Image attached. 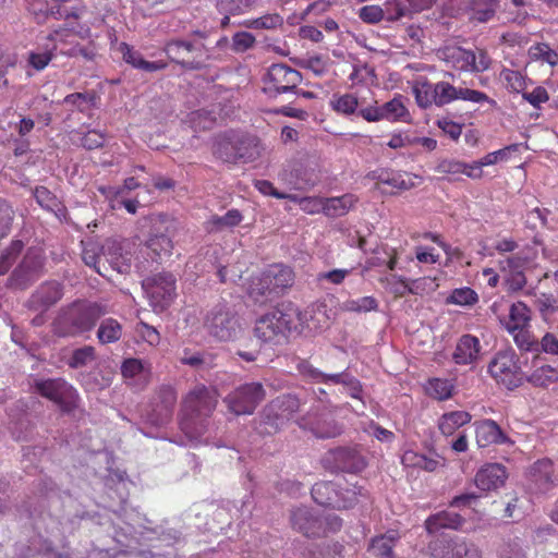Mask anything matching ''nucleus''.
<instances>
[{
	"label": "nucleus",
	"instance_id": "49",
	"mask_svg": "<svg viewBox=\"0 0 558 558\" xmlns=\"http://www.w3.org/2000/svg\"><path fill=\"white\" fill-rule=\"evenodd\" d=\"M436 84V107H444L454 100H459V87L448 82L440 81Z\"/></svg>",
	"mask_w": 558,
	"mask_h": 558
},
{
	"label": "nucleus",
	"instance_id": "43",
	"mask_svg": "<svg viewBox=\"0 0 558 558\" xmlns=\"http://www.w3.org/2000/svg\"><path fill=\"white\" fill-rule=\"evenodd\" d=\"M530 262V257L523 251H519L512 255L499 259L498 267L501 272L524 271Z\"/></svg>",
	"mask_w": 558,
	"mask_h": 558
},
{
	"label": "nucleus",
	"instance_id": "3",
	"mask_svg": "<svg viewBox=\"0 0 558 558\" xmlns=\"http://www.w3.org/2000/svg\"><path fill=\"white\" fill-rule=\"evenodd\" d=\"M106 310L97 303L74 302L62 308L52 323V332L57 337H77L90 331Z\"/></svg>",
	"mask_w": 558,
	"mask_h": 558
},
{
	"label": "nucleus",
	"instance_id": "21",
	"mask_svg": "<svg viewBox=\"0 0 558 558\" xmlns=\"http://www.w3.org/2000/svg\"><path fill=\"white\" fill-rule=\"evenodd\" d=\"M507 471L499 463H490L481 468L474 477V483L482 492H489L501 487L507 480Z\"/></svg>",
	"mask_w": 558,
	"mask_h": 558
},
{
	"label": "nucleus",
	"instance_id": "32",
	"mask_svg": "<svg viewBox=\"0 0 558 558\" xmlns=\"http://www.w3.org/2000/svg\"><path fill=\"white\" fill-rule=\"evenodd\" d=\"M471 414L466 411H452L445 413L438 421V428L445 436H451L458 428L471 422Z\"/></svg>",
	"mask_w": 558,
	"mask_h": 558
},
{
	"label": "nucleus",
	"instance_id": "42",
	"mask_svg": "<svg viewBox=\"0 0 558 558\" xmlns=\"http://www.w3.org/2000/svg\"><path fill=\"white\" fill-rule=\"evenodd\" d=\"M498 8V0H472V19L484 23L493 19Z\"/></svg>",
	"mask_w": 558,
	"mask_h": 558
},
{
	"label": "nucleus",
	"instance_id": "5",
	"mask_svg": "<svg viewBox=\"0 0 558 558\" xmlns=\"http://www.w3.org/2000/svg\"><path fill=\"white\" fill-rule=\"evenodd\" d=\"M214 155L225 162H251L260 156L259 143L256 137L239 133H227L216 138Z\"/></svg>",
	"mask_w": 558,
	"mask_h": 558
},
{
	"label": "nucleus",
	"instance_id": "24",
	"mask_svg": "<svg viewBox=\"0 0 558 558\" xmlns=\"http://www.w3.org/2000/svg\"><path fill=\"white\" fill-rule=\"evenodd\" d=\"M481 352L480 340L472 335H463L457 342L452 359L458 365L474 363Z\"/></svg>",
	"mask_w": 558,
	"mask_h": 558
},
{
	"label": "nucleus",
	"instance_id": "13",
	"mask_svg": "<svg viewBox=\"0 0 558 558\" xmlns=\"http://www.w3.org/2000/svg\"><path fill=\"white\" fill-rule=\"evenodd\" d=\"M35 390L41 397L54 402L64 412L72 411L77 404L76 390L64 379L53 378L37 380Z\"/></svg>",
	"mask_w": 558,
	"mask_h": 558
},
{
	"label": "nucleus",
	"instance_id": "37",
	"mask_svg": "<svg viewBox=\"0 0 558 558\" xmlns=\"http://www.w3.org/2000/svg\"><path fill=\"white\" fill-rule=\"evenodd\" d=\"M530 322L531 310L525 303L519 301L510 306L509 320L506 323V329L508 332H513L515 329L527 327Z\"/></svg>",
	"mask_w": 558,
	"mask_h": 558
},
{
	"label": "nucleus",
	"instance_id": "54",
	"mask_svg": "<svg viewBox=\"0 0 558 558\" xmlns=\"http://www.w3.org/2000/svg\"><path fill=\"white\" fill-rule=\"evenodd\" d=\"M296 369L302 376L314 383L331 384V377L333 374H325L305 360H301L298 363Z\"/></svg>",
	"mask_w": 558,
	"mask_h": 558
},
{
	"label": "nucleus",
	"instance_id": "31",
	"mask_svg": "<svg viewBox=\"0 0 558 558\" xmlns=\"http://www.w3.org/2000/svg\"><path fill=\"white\" fill-rule=\"evenodd\" d=\"M436 84L430 83L426 78L414 82L412 93L415 97L417 106L422 109H428L436 106Z\"/></svg>",
	"mask_w": 558,
	"mask_h": 558
},
{
	"label": "nucleus",
	"instance_id": "30",
	"mask_svg": "<svg viewBox=\"0 0 558 558\" xmlns=\"http://www.w3.org/2000/svg\"><path fill=\"white\" fill-rule=\"evenodd\" d=\"M306 425L317 438H333L342 433V427L328 415L310 420Z\"/></svg>",
	"mask_w": 558,
	"mask_h": 558
},
{
	"label": "nucleus",
	"instance_id": "27",
	"mask_svg": "<svg viewBox=\"0 0 558 558\" xmlns=\"http://www.w3.org/2000/svg\"><path fill=\"white\" fill-rule=\"evenodd\" d=\"M339 484L333 482H318L312 488V497L316 504L325 507L337 508L339 502Z\"/></svg>",
	"mask_w": 558,
	"mask_h": 558
},
{
	"label": "nucleus",
	"instance_id": "56",
	"mask_svg": "<svg viewBox=\"0 0 558 558\" xmlns=\"http://www.w3.org/2000/svg\"><path fill=\"white\" fill-rule=\"evenodd\" d=\"M339 490L342 493L339 495V502L337 509H348L352 508L354 505L359 502V497L364 496L363 488L357 487L356 485H351L347 487H341L339 485Z\"/></svg>",
	"mask_w": 558,
	"mask_h": 558
},
{
	"label": "nucleus",
	"instance_id": "16",
	"mask_svg": "<svg viewBox=\"0 0 558 558\" xmlns=\"http://www.w3.org/2000/svg\"><path fill=\"white\" fill-rule=\"evenodd\" d=\"M409 116L401 95L395 96L391 100L379 106L377 100L372 99L371 106H364L361 110V118L367 122L404 121Z\"/></svg>",
	"mask_w": 558,
	"mask_h": 558
},
{
	"label": "nucleus",
	"instance_id": "8",
	"mask_svg": "<svg viewBox=\"0 0 558 558\" xmlns=\"http://www.w3.org/2000/svg\"><path fill=\"white\" fill-rule=\"evenodd\" d=\"M204 328L220 341L235 339L241 330L238 317L226 305H217L206 314Z\"/></svg>",
	"mask_w": 558,
	"mask_h": 558
},
{
	"label": "nucleus",
	"instance_id": "41",
	"mask_svg": "<svg viewBox=\"0 0 558 558\" xmlns=\"http://www.w3.org/2000/svg\"><path fill=\"white\" fill-rule=\"evenodd\" d=\"M122 333V326L117 319L106 318L98 327L97 339L101 344L114 343L121 339Z\"/></svg>",
	"mask_w": 558,
	"mask_h": 558
},
{
	"label": "nucleus",
	"instance_id": "22",
	"mask_svg": "<svg viewBox=\"0 0 558 558\" xmlns=\"http://www.w3.org/2000/svg\"><path fill=\"white\" fill-rule=\"evenodd\" d=\"M434 2L435 0H389L386 2L387 20L398 21L412 13L427 10Z\"/></svg>",
	"mask_w": 558,
	"mask_h": 558
},
{
	"label": "nucleus",
	"instance_id": "23",
	"mask_svg": "<svg viewBox=\"0 0 558 558\" xmlns=\"http://www.w3.org/2000/svg\"><path fill=\"white\" fill-rule=\"evenodd\" d=\"M475 437L478 447L485 448L494 444H505L509 439L500 426L493 420L475 423Z\"/></svg>",
	"mask_w": 558,
	"mask_h": 558
},
{
	"label": "nucleus",
	"instance_id": "29",
	"mask_svg": "<svg viewBox=\"0 0 558 558\" xmlns=\"http://www.w3.org/2000/svg\"><path fill=\"white\" fill-rule=\"evenodd\" d=\"M463 518L451 511H441L430 515L425 521V527L428 533H436L441 529H453L457 530L462 526Z\"/></svg>",
	"mask_w": 558,
	"mask_h": 558
},
{
	"label": "nucleus",
	"instance_id": "9",
	"mask_svg": "<svg viewBox=\"0 0 558 558\" xmlns=\"http://www.w3.org/2000/svg\"><path fill=\"white\" fill-rule=\"evenodd\" d=\"M301 401L295 395L287 393L277 397L262 413V424L265 426L263 432L271 434L280 427L300 410Z\"/></svg>",
	"mask_w": 558,
	"mask_h": 558
},
{
	"label": "nucleus",
	"instance_id": "12",
	"mask_svg": "<svg viewBox=\"0 0 558 558\" xmlns=\"http://www.w3.org/2000/svg\"><path fill=\"white\" fill-rule=\"evenodd\" d=\"M142 287L149 299L150 305L156 311L167 308L177 295L175 277L169 272L145 278L142 281Z\"/></svg>",
	"mask_w": 558,
	"mask_h": 558
},
{
	"label": "nucleus",
	"instance_id": "62",
	"mask_svg": "<svg viewBox=\"0 0 558 558\" xmlns=\"http://www.w3.org/2000/svg\"><path fill=\"white\" fill-rule=\"evenodd\" d=\"M57 49L56 45L47 46L43 52H29L28 64L37 71L44 70L53 58V51Z\"/></svg>",
	"mask_w": 558,
	"mask_h": 558
},
{
	"label": "nucleus",
	"instance_id": "28",
	"mask_svg": "<svg viewBox=\"0 0 558 558\" xmlns=\"http://www.w3.org/2000/svg\"><path fill=\"white\" fill-rule=\"evenodd\" d=\"M120 51L123 60L135 69H140L145 72H156L167 68V63L163 61H146L144 60L141 52L134 50L131 46L125 43L120 45Z\"/></svg>",
	"mask_w": 558,
	"mask_h": 558
},
{
	"label": "nucleus",
	"instance_id": "36",
	"mask_svg": "<svg viewBox=\"0 0 558 558\" xmlns=\"http://www.w3.org/2000/svg\"><path fill=\"white\" fill-rule=\"evenodd\" d=\"M157 400L159 417L156 420V423L163 424L172 414L173 408L177 403V392L172 387L163 386L158 391Z\"/></svg>",
	"mask_w": 558,
	"mask_h": 558
},
{
	"label": "nucleus",
	"instance_id": "58",
	"mask_svg": "<svg viewBox=\"0 0 558 558\" xmlns=\"http://www.w3.org/2000/svg\"><path fill=\"white\" fill-rule=\"evenodd\" d=\"M477 301L478 296L471 288L454 289L447 299L448 303L461 306L473 305Z\"/></svg>",
	"mask_w": 558,
	"mask_h": 558
},
{
	"label": "nucleus",
	"instance_id": "52",
	"mask_svg": "<svg viewBox=\"0 0 558 558\" xmlns=\"http://www.w3.org/2000/svg\"><path fill=\"white\" fill-rule=\"evenodd\" d=\"M513 336L514 343L520 350L529 352H538L539 344L535 337L527 330V327L520 328L510 332Z\"/></svg>",
	"mask_w": 558,
	"mask_h": 558
},
{
	"label": "nucleus",
	"instance_id": "38",
	"mask_svg": "<svg viewBox=\"0 0 558 558\" xmlns=\"http://www.w3.org/2000/svg\"><path fill=\"white\" fill-rule=\"evenodd\" d=\"M526 381L534 387L547 388L558 381V371L550 365H541L526 376Z\"/></svg>",
	"mask_w": 558,
	"mask_h": 558
},
{
	"label": "nucleus",
	"instance_id": "10",
	"mask_svg": "<svg viewBox=\"0 0 558 558\" xmlns=\"http://www.w3.org/2000/svg\"><path fill=\"white\" fill-rule=\"evenodd\" d=\"M265 397L266 392L260 383H247L228 393L223 402L233 414L250 415Z\"/></svg>",
	"mask_w": 558,
	"mask_h": 558
},
{
	"label": "nucleus",
	"instance_id": "45",
	"mask_svg": "<svg viewBox=\"0 0 558 558\" xmlns=\"http://www.w3.org/2000/svg\"><path fill=\"white\" fill-rule=\"evenodd\" d=\"M378 183L387 184L402 191L410 190L415 185L409 175L386 169L383 170L381 175L378 177Z\"/></svg>",
	"mask_w": 558,
	"mask_h": 558
},
{
	"label": "nucleus",
	"instance_id": "48",
	"mask_svg": "<svg viewBox=\"0 0 558 558\" xmlns=\"http://www.w3.org/2000/svg\"><path fill=\"white\" fill-rule=\"evenodd\" d=\"M180 362L193 368L201 369L209 367L213 364V357L210 354L205 352H193L189 349H185L180 357Z\"/></svg>",
	"mask_w": 558,
	"mask_h": 558
},
{
	"label": "nucleus",
	"instance_id": "61",
	"mask_svg": "<svg viewBox=\"0 0 558 558\" xmlns=\"http://www.w3.org/2000/svg\"><path fill=\"white\" fill-rule=\"evenodd\" d=\"M15 213L12 206L0 199V240L10 233Z\"/></svg>",
	"mask_w": 558,
	"mask_h": 558
},
{
	"label": "nucleus",
	"instance_id": "44",
	"mask_svg": "<svg viewBox=\"0 0 558 558\" xmlns=\"http://www.w3.org/2000/svg\"><path fill=\"white\" fill-rule=\"evenodd\" d=\"M453 390L454 384L450 379L432 378L426 385L427 393L437 400L449 399Z\"/></svg>",
	"mask_w": 558,
	"mask_h": 558
},
{
	"label": "nucleus",
	"instance_id": "33",
	"mask_svg": "<svg viewBox=\"0 0 558 558\" xmlns=\"http://www.w3.org/2000/svg\"><path fill=\"white\" fill-rule=\"evenodd\" d=\"M120 251L121 247L116 242H107L104 246V257L106 265L109 264L119 274H125L131 268V258Z\"/></svg>",
	"mask_w": 558,
	"mask_h": 558
},
{
	"label": "nucleus",
	"instance_id": "18",
	"mask_svg": "<svg viewBox=\"0 0 558 558\" xmlns=\"http://www.w3.org/2000/svg\"><path fill=\"white\" fill-rule=\"evenodd\" d=\"M62 295V286L59 282L47 281L32 293L26 302V306L31 311L44 313L60 301Z\"/></svg>",
	"mask_w": 558,
	"mask_h": 558
},
{
	"label": "nucleus",
	"instance_id": "57",
	"mask_svg": "<svg viewBox=\"0 0 558 558\" xmlns=\"http://www.w3.org/2000/svg\"><path fill=\"white\" fill-rule=\"evenodd\" d=\"M343 308L348 312L366 313L377 311L378 302L373 296H363L356 300H348L343 303Z\"/></svg>",
	"mask_w": 558,
	"mask_h": 558
},
{
	"label": "nucleus",
	"instance_id": "46",
	"mask_svg": "<svg viewBox=\"0 0 558 558\" xmlns=\"http://www.w3.org/2000/svg\"><path fill=\"white\" fill-rule=\"evenodd\" d=\"M499 78L511 93H521L525 88V77L520 71L505 68L500 71Z\"/></svg>",
	"mask_w": 558,
	"mask_h": 558
},
{
	"label": "nucleus",
	"instance_id": "60",
	"mask_svg": "<svg viewBox=\"0 0 558 558\" xmlns=\"http://www.w3.org/2000/svg\"><path fill=\"white\" fill-rule=\"evenodd\" d=\"M121 373L124 378H146L148 371L144 363L138 359H128L122 363Z\"/></svg>",
	"mask_w": 558,
	"mask_h": 558
},
{
	"label": "nucleus",
	"instance_id": "59",
	"mask_svg": "<svg viewBox=\"0 0 558 558\" xmlns=\"http://www.w3.org/2000/svg\"><path fill=\"white\" fill-rule=\"evenodd\" d=\"M96 96L92 93H74L64 97L63 102L84 112L95 105Z\"/></svg>",
	"mask_w": 558,
	"mask_h": 558
},
{
	"label": "nucleus",
	"instance_id": "34",
	"mask_svg": "<svg viewBox=\"0 0 558 558\" xmlns=\"http://www.w3.org/2000/svg\"><path fill=\"white\" fill-rule=\"evenodd\" d=\"M243 216L238 209H230L223 216L214 215L206 221L208 232H221L241 223Z\"/></svg>",
	"mask_w": 558,
	"mask_h": 558
},
{
	"label": "nucleus",
	"instance_id": "7",
	"mask_svg": "<svg viewBox=\"0 0 558 558\" xmlns=\"http://www.w3.org/2000/svg\"><path fill=\"white\" fill-rule=\"evenodd\" d=\"M488 373L496 383L509 390L518 388L523 383L517 354L511 350L497 352L488 364Z\"/></svg>",
	"mask_w": 558,
	"mask_h": 558
},
{
	"label": "nucleus",
	"instance_id": "11",
	"mask_svg": "<svg viewBox=\"0 0 558 558\" xmlns=\"http://www.w3.org/2000/svg\"><path fill=\"white\" fill-rule=\"evenodd\" d=\"M163 51L172 62L184 69L198 70L204 65L206 51L202 43L173 39L166 43Z\"/></svg>",
	"mask_w": 558,
	"mask_h": 558
},
{
	"label": "nucleus",
	"instance_id": "26",
	"mask_svg": "<svg viewBox=\"0 0 558 558\" xmlns=\"http://www.w3.org/2000/svg\"><path fill=\"white\" fill-rule=\"evenodd\" d=\"M264 282L270 284L275 295L281 293L286 288L290 287L293 282V272L289 267L276 265L265 271Z\"/></svg>",
	"mask_w": 558,
	"mask_h": 558
},
{
	"label": "nucleus",
	"instance_id": "47",
	"mask_svg": "<svg viewBox=\"0 0 558 558\" xmlns=\"http://www.w3.org/2000/svg\"><path fill=\"white\" fill-rule=\"evenodd\" d=\"M499 558H530L521 538L515 537L504 542L498 551Z\"/></svg>",
	"mask_w": 558,
	"mask_h": 558
},
{
	"label": "nucleus",
	"instance_id": "4",
	"mask_svg": "<svg viewBox=\"0 0 558 558\" xmlns=\"http://www.w3.org/2000/svg\"><path fill=\"white\" fill-rule=\"evenodd\" d=\"M178 222L166 216L159 215L151 219V227L141 253L145 256L144 262L137 263V268L147 270V265L150 262H158L163 257L172 254L173 238L178 232Z\"/></svg>",
	"mask_w": 558,
	"mask_h": 558
},
{
	"label": "nucleus",
	"instance_id": "17",
	"mask_svg": "<svg viewBox=\"0 0 558 558\" xmlns=\"http://www.w3.org/2000/svg\"><path fill=\"white\" fill-rule=\"evenodd\" d=\"M429 549L435 558H482L478 546L463 538L451 539L441 547L430 544Z\"/></svg>",
	"mask_w": 558,
	"mask_h": 558
},
{
	"label": "nucleus",
	"instance_id": "40",
	"mask_svg": "<svg viewBox=\"0 0 558 558\" xmlns=\"http://www.w3.org/2000/svg\"><path fill=\"white\" fill-rule=\"evenodd\" d=\"M34 197L36 198V202L41 208L54 213L58 217L64 215V206L58 199V197L54 194H52L47 187L37 186L34 190Z\"/></svg>",
	"mask_w": 558,
	"mask_h": 558
},
{
	"label": "nucleus",
	"instance_id": "25",
	"mask_svg": "<svg viewBox=\"0 0 558 558\" xmlns=\"http://www.w3.org/2000/svg\"><path fill=\"white\" fill-rule=\"evenodd\" d=\"M364 106H371V101H367L364 97H357L355 94H341L333 95L330 99V107L337 113L342 116L356 114L361 117V110Z\"/></svg>",
	"mask_w": 558,
	"mask_h": 558
},
{
	"label": "nucleus",
	"instance_id": "20",
	"mask_svg": "<svg viewBox=\"0 0 558 558\" xmlns=\"http://www.w3.org/2000/svg\"><path fill=\"white\" fill-rule=\"evenodd\" d=\"M279 180L294 190H306L318 182V175L313 168L295 163L291 169H283L278 174Z\"/></svg>",
	"mask_w": 558,
	"mask_h": 558
},
{
	"label": "nucleus",
	"instance_id": "35",
	"mask_svg": "<svg viewBox=\"0 0 558 558\" xmlns=\"http://www.w3.org/2000/svg\"><path fill=\"white\" fill-rule=\"evenodd\" d=\"M356 202L357 197L353 194L325 198L324 214L329 217H341L353 208Z\"/></svg>",
	"mask_w": 558,
	"mask_h": 558
},
{
	"label": "nucleus",
	"instance_id": "51",
	"mask_svg": "<svg viewBox=\"0 0 558 558\" xmlns=\"http://www.w3.org/2000/svg\"><path fill=\"white\" fill-rule=\"evenodd\" d=\"M331 384L343 385L352 398L361 399L362 385L360 380H357L348 372L333 374L331 377Z\"/></svg>",
	"mask_w": 558,
	"mask_h": 558
},
{
	"label": "nucleus",
	"instance_id": "15",
	"mask_svg": "<svg viewBox=\"0 0 558 558\" xmlns=\"http://www.w3.org/2000/svg\"><path fill=\"white\" fill-rule=\"evenodd\" d=\"M44 274V257L37 250H28L21 264L9 277L8 286L13 289L25 290L38 280Z\"/></svg>",
	"mask_w": 558,
	"mask_h": 558
},
{
	"label": "nucleus",
	"instance_id": "53",
	"mask_svg": "<svg viewBox=\"0 0 558 558\" xmlns=\"http://www.w3.org/2000/svg\"><path fill=\"white\" fill-rule=\"evenodd\" d=\"M247 293L255 302L259 303L275 295L270 284L264 282V275L252 279Z\"/></svg>",
	"mask_w": 558,
	"mask_h": 558
},
{
	"label": "nucleus",
	"instance_id": "14",
	"mask_svg": "<svg viewBox=\"0 0 558 558\" xmlns=\"http://www.w3.org/2000/svg\"><path fill=\"white\" fill-rule=\"evenodd\" d=\"M302 82V75L299 71L286 64H272L264 77V92L270 97L280 94L294 92Z\"/></svg>",
	"mask_w": 558,
	"mask_h": 558
},
{
	"label": "nucleus",
	"instance_id": "50",
	"mask_svg": "<svg viewBox=\"0 0 558 558\" xmlns=\"http://www.w3.org/2000/svg\"><path fill=\"white\" fill-rule=\"evenodd\" d=\"M24 243L21 240H13L0 255V276L8 272L17 256L23 251Z\"/></svg>",
	"mask_w": 558,
	"mask_h": 558
},
{
	"label": "nucleus",
	"instance_id": "19",
	"mask_svg": "<svg viewBox=\"0 0 558 558\" xmlns=\"http://www.w3.org/2000/svg\"><path fill=\"white\" fill-rule=\"evenodd\" d=\"M291 524L294 530L307 537H320L326 535L323 519L315 515L306 507L296 508L291 512Z\"/></svg>",
	"mask_w": 558,
	"mask_h": 558
},
{
	"label": "nucleus",
	"instance_id": "2",
	"mask_svg": "<svg viewBox=\"0 0 558 558\" xmlns=\"http://www.w3.org/2000/svg\"><path fill=\"white\" fill-rule=\"evenodd\" d=\"M217 403V391L204 385H197L186 395L183 400L181 429L191 440H197L205 434V418L214 412Z\"/></svg>",
	"mask_w": 558,
	"mask_h": 558
},
{
	"label": "nucleus",
	"instance_id": "63",
	"mask_svg": "<svg viewBox=\"0 0 558 558\" xmlns=\"http://www.w3.org/2000/svg\"><path fill=\"white\" fill-rule=\"evenodd\" d=\"M530 54L533 59L547 62L551 66L558 63V53L547 44H537L530 48Z\"/></svg>",
	"mask_w": 558,
	"mask_h": 558
},
{
	"label": "nucleus",
	"instance_id": "39",
	"mask_svg": "<svg viewBox=\"0 0 558 558\" xmlns=\"http://www.w3.org/2000/svg\"><path fill=\"white\" fill-rule=\"evenodd\" d=\"M396 541V532H388L387 534L373 538L368 551L375 558H393L392 548Z\"/></svg>",
	"mask_w": 558,
	"mask_h": 558
},
{
	"label": "nucleus",
	"instance_id": "6",
	"mask_svg": "<svg viewBox=\"0 0 558 558\" xmlns=\"http://www.w3.org/2000/svg\"><path fill=\"white\" fill-rule=\"evenodd\" d=\"M438 54L452 68L464 72H484L492 64L488 53L482 49L472 51L458 46H447L439 50Z\"/></svg>",
	"mask_w": 558,
	"mask_h": 558
},
{
	"label": "nucleus",
	"instance_id": "1",
	"mask_svg": "<svg viewBox=\"0 0 558 558\" xmlns=\"http://www.w3.org/2000/svg\"><path fill=\"white\" fill-rule=\"evenodd\" d=\"M294 317L298 318L302 329H308L310 331L317 329V325L311 324L314 319L313 311L290 310L284 312L275 308L256 320L254 335L264 343L279 344L287 338V333L292 328H296V326H293Z\"/></svg>",
	"mask_w": 558,
	"mask_h": 558
},
{
	"label": "nucleus",
	"instance_id": "64",
	"mask_svg": "<svg viewBox=\"0 0 558 558\" xmlns=\"http://www.w3.org/2000/svg\"><path fill=\"white\" fill-rule=\"evenodd\" d=\"M385 15L387 16V8H381L379 5H365L360 9L359 17L369 24H376L380 22Z\"/></svg>",
	"mask_w": 558,
	"mask_h": 558
},
{
	"label": "nucleus",
	"instance_id": "55",
	"mask_svg": "<svg viewBox=\"0 0 558 558\" xmlns=\"http://www.w3.org/2000/svg\"><path fill=\"white\" fill-rule=\"evenodd\" d=\"M95 359L94 347L85 345L73 351L68 364L71 368H81L92 363Z\"/></svg>",
	"mask_w": 558,
	"mask_h": 558
}]
</instances>
